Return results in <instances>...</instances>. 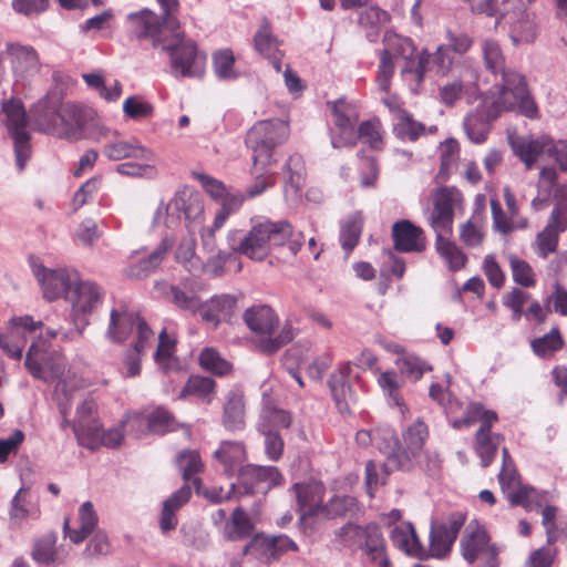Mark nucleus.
I'll return each instance as SVG.
<instances>
[{
    "label": "nucleus",
    "mask_w": 567,
    "mask_h": 567,
    "mask_svg": "<svg viewBox=\"0 0 567 567\" xmlns=\"http://www.w3.org/2000/svg\"><path fill=\"white\" fill-rule=\"evenodd\" d=\"M56 535L51 533L47 534L34 544L32 557L40 564H51L60 561L58 550L55 548Z\"/></svg>",
    "instance_id": "e2e57ef3"
},
{
    "label": "nucleus",
    "mask_w": 567,
    "mask_h": 567,
    "mask_svg": "<svg viewBox=\"0 0 567 567\" xmlns=\"http://www.w3.org/2000/svg\"><path fill=\"white\" fill-rule=\"evenodd\" d=\"M440 169L439 176L443 179L447 178L450 174L456 168L460 158V145L456 140L447 138L440 144Z\"/></svg>",
    "instance_id": "6e6d98bb"
},
{
    "label": "nucleus",
    "mask_w": 567,
    "mask_h": 567,
    "mask_svg": "<svg viewBox=\"0 0 567 567\" xmlns=\"http://www.w3.org/2000/svg\"><path fill=\"white\" fill-rule=\"evenodd\" d=\"M175 352V339L169 337L165 330L158 336V346L154 354V360L165 373L176 372L179 373L182 368L174 355Z\"/></svg>",
    "instance_id": "49530a36"
},
{
    "label": "nucleus",
    "mask_w": 567,
    "mask_h": 567,
    "mask_svg": "<svg viewBox=\"0 0 567 567\" xmlns=\"http://www.w3.org/2000/svg\"><path fill=\"white\" fill-rule=\"evenodd\" d=\"M103 154L111 161H121L124 158L153 161L154 158L152 151L137 141L116 140L109 142L103 147Z\"/></svg>",
    "instance_id": "4c0bfd02"
},
{
    "label": "nucleus",
    "mask_w": 567,
    "mask_h": 567,
    "mask_svg": "<svg viewBox=\"0 0 567 567\" xmlns=\"http://www.w3.org/2000/svg\"><path fill=\"white\" fill-rule=\"evenodd\" d=\"M7 54L17 82L29 81L41 70L40 56L31 45L9 43Z\"/></svg>",
    "instance_id": "412c9836"
},
{
    "label": "nucleus",
    "mask_w": 567,
    "mask_h": 567,
    "mask_svg": "<svg viewBox=\"0 0 567 567\" xmlns=\"http://www.w3.org/2000/svg\"><path fill=\"white\" fill-rule=\"evenodd\" d=\"M104 289L94 281L81 280L65 295V301L71 307V316L75 324L84 328L90 316L103 301Z\"/></svg>",
    "instance_id": "ddd939ff"
},
{
    "label": "nucleus",
    "mask_w": 567,
    "mask_h": 567,
    "mask_svg": "<svg viewBox=\"0 0 567 567\" xmlns=\"http://www.w3.org/2000/svg\"><path fill=\"white\" fill-rule=\"evenodd\" d=\"M30 265L42 289L43 297L49 301H54L59 298L65 300V295L78 282L79 272L74 269H50L43 266L39 259H31Z\"/></svg>",
    "instance_id": "f8f14e48"
},
{
    "label": "nucleus",
    "mask_w": 567,
    "mask_h": 567,
    "mask_svg": "<svg viewBox=\"0 0 567 567\" xmlns=\"http://www.w3.org/2000/svg\"><path fill=\"white\" fill-rule=\"evenodd\" d=\"M393 239L395 248L400 251H421L424 249L422 229L409 220H401L393 225Z\"/></svg>",
    "instance_id": "c9c22d12"
},
{
    "label": "nucleus",
    "mask_w": 567,
    "mask_h": 567,
    "mask_svg": "<svg viewBox=\"0 0 567 567\" xmlns=\"http://www.w3.org/2000/svg\"><path fill=\"white\" fill-rule=\"evenodd\" d=\"M489 116H499L504 112L518 110L529 118L537 117L538 110L530 97L525 79L519 73H504L501 82L496 83L487 94Z\"/></svg>",
    "instance_id": "0eeeda50"
},
{
    "label": "nucleus",
    "mask_w": 567,
    "mask_h": 567,
    "mask_svg": "<svg viewBox=\"0 0 567 567\" xmlns=\"http://www.w3.org/2000/svg\"><path fill=\"white\" fill-rule=\"evenodd\" d=\"M154 340V332L150 327L141 326L140 339L135 341L132 350L124 353L120 367V373L123 378H135L142 371V352Z\"/></svg>",
    "instance_id": "2f4dec72"
},
{
    "label": "nucleus",
    "mask_w": 567,
    "mask_h": 567,
    "mask_svg": "<svg viewBox=\"0 0 567 567\" xmlns=\"http://www.w3.org/2000/svg\"><path fill=\"white\" fill-rule=\"evenodd\" d=\"M237 299L231 295L212 297L200 307V318L204 322L217 328L221 322L231 319L236 311Z\"/></svg>",
    "instance_id": "c85d7f7f"
},
{
    "label": "nucleus",
    "mask_w": 567,
    "mask_h": 567,
    "mask_svg": "<svg viewBox=\"0 0 567 567\" xmlns=\"http://www.w3.org/2000/svg\"><path fill=\"white\" fill-rule=\"evenodd\" d=\"M244 321L254 333V344L266 354L277 352L295 337V329L289 322H285L276 332L279 327V318L275 310L266 305L248 308L244 313Z\"/></svg>",
    "instance_id": "423d86ee"
},
{
    "label": "nucleus",
    "mask_w": 567,
    "mask_h": 567,
    "mask_svg": "<svg viewBox=\"0 0 567 567\" xmlns=\"http://www.w3.org/2000/svg\"><path fill=\"white\" fill-rule=\"evenodd\" d=\"M154 105L142 95H131L123 102V113L132 121H145L154 115Z\"/></svg>",
    "instance_id": "bf43d9fd"
},
{
    "label": "nucleus",
    "mask_w": 567,
    "mask_h": 567,
    "mask_svg": "<svg viewBox=\"0 0 567 567\" xmlns=\"http://www.w3.org/2000/svg\"><path fill=\"white\" fill-rule=\"evenodd\" d=\"M293 491L302 518L307 516H320L324 494V486L321 482L311 480L303 483H296Z\"/></svg>",
    "instance_id": "cd10ccee"
},
{
    "label": "nucleus",
    "mask_w": 567,
    "mask_h": 567,
    "mask_svg": "<svg viewBox=\"0 0 567 567\" xmlns=\"http://www.w3.org/2000/svg\"><path fill=\"white\" fill-rule=\"evenodd\" d=\"M360 548L364 550L368 559H370L375 567H391L390 560L385 554L384 539L377 526H367L363 546Z\"/></svg>",
    "instance_id": "c03bdc74"
},
{
    "label": "nucleus",
    "mask_w": 567,
    "mask_h": 567,
    "mask_svg": "<svg viewBox=\"0 0 567 567\" xmlns=\"http://www.w3.org/2000/svg\"><path fill=\"white\" fill-rule=\"evenodd\" d=\"M374 445L390 460L396 461L399 467L405 468L402 446L393 429L386 425L374 429Z\"/></svg>",
    "instance_id": "37998d69"
},
{
    "label": "nucleus",
    "mask_w": 567,
    "mask_h": 567,
    "mask_svg": "<svg viewBox=\"0 0 567 567\" xmlns=\"http://www.w3.org/2000/svg\"><path fill=\"white\" fill-rule=\"evenodd\" d=\"M436 250L452 271L462 269L467 262L466 255L449 237L436 239Z\"/></svg>",
    "instance_id": "5fc2aeb1"
},
{
    "label": "nucleus",
    "mask_w": 567,
    "mask_h": 567,
    "mask_svg": "<svg viewBox=\"0 0 567 567\" xmlns=\"http://www.w3.org/2000/svg\"><path fill=\"white\" fill-rule=\"evenodd\" d=\"M390 538L398 549L409 556L415 558H424L426 556V549L421 544L411 523L401 522L394 525L390 533Z\"/></svg>",
    "instance_id": "72a5a7b5"
},
{
    "label": "nucleus",
    "mask_w": 567,
    "mask_h": 567,
    "mask_svg": "<svg viewBox=\"0 0 567 567\" xmlns=\"http://www.w3.org/2000/svg\"><path fill=\"white\" fill-rule=\"evenodd\" d=\"M457 196L458 193L456 190L444 188L435 197L434 207L429 220L436 234V239L449 237L452 233L454 206Z\"/></svg>",
    "instance_id": "5701e85b"
},
{
    "label": "nucleus",
    "mask_w": 567,
    "mask_h": 567,
    "mask_svg": "<svg viewBox=\"0 0 567 567\" xmlns=\"http://www.w3.org/2000/svg\"><path fill=\"white\" fill-rule=\"evenodd\" d=\"M2 112L6 126L14 143L17 166L22 171L31 153L25 110L19 100L12 99L2 103Z\"/></svg>",
    "instance_id": "9b49d317"
},
{
    "label": "nucleus",
    "mask_w": 567,
    "mask_h": 567,
    "mask_svg": "<svg viewBox=\"0 0 567 567\" xmlns=\"http://www.w3.org/2000/svg\"><path fill=\"white\" fill-rule=\"evenodd\" d=\"M95 117L96 112L93 109L71 102L55 110L49 105L48 100H42L33 110V118L40 131L69 141L85 137V128Z\"/></svg>",
    "instance_id": "7ed1b4c3"
},
{
    "label": "nucleus",
    "mask_w": 567,
    "mask_h": 567,
    "mask_svg": "<svg viewBox=\"0 0 567 567\" xmlns=\"http://www.w3.org/2000/svg\"><path fill=\"white\" fill-rule=\"evenodd\" d=\"M252 530L254 524L249 515L241 507H237L225 526L224 536L228 540H239L248 537Z\"/></svg>",
    "instance_id": "864d4df0"
},
{
    "label": "nucleus",
    "mask_w": 567,
    "mask_h": 567,
    "mask_svg": "<svg viewBox=\"0 0 567 567\" xmlns=\"http://www.w3.org/2000/svg\"><path fill=\"white\" fill-rule=\"evenodd\" d=\"M24 365L30 374L48 383H55L54 399L64 416L62 426L69 421L73 393L85 386V381L68 368L65 358L59 352H51L49 343L42 336L31 343Z\"/></svg>",
    "instance_id": "f03ea898"
},
{
    "label": "nucleus",
    "mask_w": 567,
    "mask_h": 567,
    "mask_svg": "<svg viewBox=\"0 0 567 567\" xmlns=\"http://www.w3.org/2000/svg\"><path fill=\"white\" fill-rule=\"evenodd\" d=\"M97 515L91 502H84L79 508V527L71 528L69 519L64 520V534L74 544L82 543L96 527Z\"/></svg>",
    "instance_id": "ea45409f"
},
{
    "label": "nucleus",
    "mask_w": 567,
    "mask_h": 567,
    "mask_svg": "<svg viewBox=\"0 0 567 567\" xmlns=\"http://www.w3.org/2000/svg\"><path fill=\"white\" fill-rule=\"evenodd\" d=\"M465 518L462 514H454L447 523L432 525L430 533V550L433 557L441 558L452 548Z\"/></svg>",
    "instance_id": "a878e982"
},
{
    "label": "nucleus",
    "mask_w": 567,
    "mask_h": 567,
    "mask_svg": "<svg viewBox=\"0 0 567 567\" xmlns=\"http://www.w3.org/2000/svg\"><path fill=\"white\" fill-rule=\"evenodd\" d=\"M224 425L230 431L241 430L245 425V403L243 394L229 392L224 406Z\"/></svg>",
    "instance_id": "09e8293b"
},
{
    "label": "nucleus",
    "mask_w": 567,
    "mask_h": 567,
    "mask_svg": "<svg viewBox=\"0 0 567 567\" xmlns=\"http://www.w3.org/2000/svg\"><path fill=\"white\" fill-rule=\"evenodd\" d=\"M130 32L138 40H146L154 48H162L175 30L171 24L150 9L132 12L126 18Z\"/></svg>",
    "instance_id": "4468645a"
},
{
    "label": "nucleus",
    "mask_w": 567,
    "mask_h": 567,
    "mask_svg": "<svg viewBox=\"0 0 567 567\" xmlns=\"http://www.w3.org/2000/svg\"><path fill=\"white\" fill-rule=\"evenodd\" d=\"M290 135L288 122L280 118L258 121L248 131L246 144L252 152V159L260 166L277 163L276 150L285 144Z\"/></svg>",
    "instance_id": "6e6552de"
},
{
    "label": "nucleus",
    "mask_w": 567,
    "mask_h": 567,
    "mask_svg": "<svg viewBox=\"0 0 567 567\" xmlns=\"http://www.w3.org/2000/svg\"><path fill=\"white\" fill-rule=\"evenodd\" d=\"M41 516L38 502L32 501L29 488L21 487L11 499L9 518L12 525L22 526L29 520H37Z\"/></svg>",
    "instance_id": "c756f323"
},
{
    "label": "nucleus",
    "mask_w": 567,
    "mask_h": 567,
    "mask_svg": "<svg viewBox=\"0 0 567 567\" xmlns=\"http://www.w3.org/2000/svg\"><path fill=\"white\" fill-rule=\"evenodd\" d=\"M190 495V487L184 485L164 501L159 515V528L163 533H168L176 528L178 524L176 513L189 501Z\"/></svg>",
    "instance_id": "e433bc0d"
},
{
    "label": "nucleus",
    "mask_w": 567,
    "mask_h": 567,
    "mask_svg": "<svg viewBox=\"0 0 567 567\" xmlns=\"http://www.w3.org/2000/svg\"><path fill=\"white\" fill-rule=\"evenodd\" d=\"M481 47L485 65L494 75L503 78L504 73H515L506 69L505 56L497 41L486 38L482 40Z\"/></svg>",
    "instance_id": "8fccbe9b"
},
{
    "label": "nucleus",
    "mask_w": 567,
    "mask_h": 567,
    "mask_svg": "<svg viewBox=\"0 0 567 567\" xmlns=\"http://www.w3.org/2000/svg\"><path fill=\"white\" fill-rule=\"evenodd\" d=\"M172 243L168 238H164L157 248L147 257H132L130 265L125 269V274L132 278H144L150 276L164 260Z\"/></svg>",
    "instance_id": "f704fd0d"
},
{
    "label": "nucleus",
    "mask_w": 567,
    "mask_h": 567,
    "mask_svg": "<svg viewBox=\"0 0 567 567\" xmlns=\"http://www.w3.org/2000/svg\"><path fill=\"white\" fill-rule=\"evenodd\" d=\"M480 421L481 426L475 436V451L481 457L482 465L488 466L495 457L501 436L491 432L492 425L497 421V414L494 411L485 410L478 403H471L466 408L465 416L453 421L454 427L468 426Z\"/></svg>",
    "instance_id": "9d476101"
},
{
    "label": "nucleus",
    "mask_w": 567,
    "mask_h": 567,
    "mask_svg": "<svg viewBox=\"0 0 567 567\" xmlns=\"http://www.w3.org/2000/svg\"><path fill=\"white\" fill-rule=\"evenodd\" d=\"M235 55L230 49H221L213 54V69L219 80H236L239 72L235 66Z\"/></svg>",
    "instance_id": "052dcab7"
},
{
    "label": "nucleus",
    "mask_w": 567,
    "mask_h": 567,
    "mask_svg": "<svg viewBox=\"0 0 567 567\" xmlns=\"http://www.w3.org/2000/svg\"><path fill=\"white\" fill-rule=\"evenodd\" d=\"M377 382L384 395L388 396L389 402L396 405L402 415L405 414V405L400 395V389L403 385V380L394 371H384L379 373Z\"/></svg>",
    "instance_id": "3c124183"
},
{
    "label": "nucleus",
    "mask_w": 567,
    "mask_h": 567,
    "mask_svg": "<svg viewBox=\"0 0 567 567\" xmlns=\"http://www.w3.org/2000/svg\"><path fill=\"white\" fill-rule=\"evenodd\" d=\"M282 476L275 466L247 464L240 467L237 485L245 494L267 493L281 483Z\"/></svg>",
    "instance_id": "aec40b11"
},
{
    "label": "nucleus",
    "mask_w": 567,
    "mask_h": 567,
    "mask_svg": "<svg viewBox=\"0 0 567 567\" xmlns=\"http://www.w3.org/2000/svg\"><path fill=\"white\" fill-rule=\"evenodd\" d=\"M182 216L185 219L187 235L178 243L175 258L188 271H194L200 267L199 259L195 254V233L202 228L205 215L202 196L187 186L179 188L168 203L159 204L154 213L153 226L173 228L181 221Z\"/></svg>",
    "instance_id": "f257e3e1"
},
{
    "label": "nucleus",
    "mask_w": 567,
    "mask_h": 567,
    "mask_svg": "<svg viewBox=\"0 0 567 567\" xmlns=\"http://www.w3.org/2000/svg\"><path fill=\"white\" fill-rule=\"evenodd\" d=\"M491 208L494 228L503 234H508L514 229L525 228L527 226L525 218H515L509 214L506 215L496 198L491 199Z\"/></svg>",
    "instance_id": "680f3d73"
},
{
    "label": "nucleus",
    "mask_w": 567,
    "mask_h": 567,
    "mask_svg": "<svg viewBox=\"0 0 567 567\" xmlns=\"http://www.w3.org/2000/svg\"><path fill=\"white\" fill-rule=\"evenodd\" d=\"M509 145L527 169H532L544 154L549 155L550 153V137L547 135L536 138L530 136L509 137Z\"/></svg>",
    "instance_id": "bb28decb"
},
{
    "label": "nucleus",
    "mask_w": 567,
    "mask_h": 567,
    "mask_svg": "<svg viewBox=\"0 0 567 567\" xmlns=\"http://www.w3.org/2000/svg\"><path fill=\"white\" fill-rule=\"evenodd\" d=\"M563 346L564 340L558 328H553L545 336L532 341V349L539 357H551Z\"/></svg>",
    "instance_id": "0e129e2a"
},
{
    "label": "nucleus",
    "mask_w": 567,
    "mask_h": 567,
    "mask_svg": "<svg viewBox=\"0 0 567 567\" xmlns=\"http://www.w3.org/2000/svg\"><path fill=\"white\" fill-rule=\"evenodd\" d=\"M464 97L468 104L480 100L475 84L464 85L460 81H453L442 86L441 100L444 104L452 106L458 99Z\"/></svg>",
    "instance_id": "603ef678"
},
{
    "label": "nucleus",
    "mask_w": 567,
    "mask_h": 567,
    "mask_svg": "<svg viewBox=\"0 0 567 567\" xmlns=\"http://www.w3.org/2000/svg\"><path fill=\"white\" fill-rule=\"evenodd\" d=\"M42 327L31 316L13 317L6 329L0 332V348L10 358L20 360L28 338Z\"/></svg>",
    "instance_id": "dca6fc26"
},
{
    "label": "nucleus",
    "mask_w": 567,
    "mask_h": 567,
    "mask_svg": "<svg viewBox=\"0 0 567 567\" xmlns=\"http://www.w3.org/2000/svg\"><path fill=\"white\" fill-rule=\"evenodd\" d=\"M141 326L148 327L138 315L128 311L124 306L115 307L111 310L105 336L107 340L114 343L125 341L133 333L136 334V340H138Z\"/></svg>",
    "instance_id": "b1692460"
},
{
    "label": "nucleus",
    "mask_w": 567,
    "mask_h": 567,
    "mask_svg": "<svg viewBox=\"0 0 567 567\" xmlns=\"http://www.w3.org/2000/svg\"><path fill=\"white\" fill-rule=\"evenodd\" d=\"M177 464L183 472V477L187 482H193L196 489L199 491V480L195 477L203 468L199 454L195 451L183 452L177 457Z\"/></svg>",
    "instance_id": "69168bd1"
},
{
    "label": "nucleus",
    "mask_w": 567,
    "mask_h": 567,
    "mask_svg": "<svg viewBox=\"0 0 567 567\" xmlns=\"http://www.w3.org/2000/svg\"><path fill=\"white\" fill-rule=\"evenodd\" d=\"M567 228V185L559 189V199L546 228L537 236L538 254L547 257L558 244V234Z\"/></svg>",
    "instance_id": "6ab92c4d"
},
{
    "label": "nucleus",
    "mask_w": 567,
    "mask_h": 567,
    "mask_svg": "<svg viewBox=\"0 0 567 567\" xmlns=\"http://www.w3.org/2000/svg\"><path fill=\"white\" fill-rule=\"evenodd\" d=\"M363 225L361 213H353L347 217L341 226L340 240L347 254L357 246Z\"/></svg>",
    "instance_id": "13d9d810"
},
{
    "label": "nucleus",
    "mask_w": 567,
    "mask_h": 567,
    "mask_svg": "<svg viewBox=\"0 0 567 567\" xmlns=\"http://www.w3.org/2000/svg\"><path fill=\"white\" fill-rule=\"evenodd\" d=\"M215 457L223 464L228 476L237 474L238 477L240 467H245L246 451L241 443L223 442L215 452Z\"/></svg>",
    "instance_id": "a19ab883"
},
{
    "label": "nucleus",
    "mask_w": 567,
    "mask_h": 567,
    "mask_svg": "<svg viewBox=\"0 0 567 567\" xmlns=\"http://www.w3.org/2000/svg\"><path fill=\"white\" fill-rule=\"evenodd\" d=\"M96 403L86 399L76 410L73 431L80 445L90 450L99 447L100 422L95 417Z\"/></svg>",
    "instance_id": "4be33fe9"
},
{
    "label": "nucleus",
    "mask_w": 567,
    "mask_h": 567,
    "mask_svg": "<svg viewBox=\"0 0 567 567\" xmlns=\"http://www.w3.org/2000/svg\"><path fill=\"white\" fill-rule=\"evenodd\" d=\"M461 551L468 564L489 561L494 565L495 557H498L499 554V549L491 544L485 528L475 520L471 522L464 530L461 539Z\"/></svg>",
    "instance_id": "2eb2a0df"
},
{
    "label": "nucleus",
    "mask_w": 567,
    "mask_h": 567,
    "mask_svg": "<svg viewBox=\"0 0 567 567\" xmlns=\"http://www.w3.org/2000/svg\"><path fill=\"white\" fill-rule=\"evenodd\" d=\"M289 550L296 551L298 546L288 536L259 533L243 548L241 556H249L261 564H271Z\"/></svg>",
    "instance_id": "f3484780"
},
{
    "label": "nucleus",
    "mask_w": 567,
    "mask_h": 567,
    "mask_svg": "<svg viewBox=\"0 0 567 567\" xmlns=\"http://www.w3.org/2000/svg\"><path fill=\"white\" fill-rule=\"evenodd\" d=\"M215 393V381L206 377H190L183 388L179 398L184 399L187 395H194L206 403H210Z\"/></svg>",
    "instance_id": "4d7b16f0"
},
{
    "label": "nucleus",
    "mask_w": 567,
    "mask_h": 567,
    "mask_svg": "<svg viewBox=\"0 0 567 567\" xmlns=\"http://www.w3.org/2000/svg\"><path fill=\"white\" fill-rule=\"evenodd\" d=\"M383 45L384 49L381 53L386 54L391 59L402 58L406 61V65L404 68L408 66L411 70L415 68L416 61L412 60V58L414 56L416 49L411 39L392 31H386L383 37Z\"/></svg>",
    "instance_id": "58836bf2"
},
{
    "label": "nucleus",
    "mask_w": 567,
    "mask_h": 567,
    "mask_svg": "<svg viewBox=\"0 0 567 567\" xmlns=\"http://www.w3.org/2000/svg\"><path fill=\"white\" fill-rule=\"evenodd\" d=\"M485 237V230L482 221L475 217L468 219L460 226V239L470 247L476 248L482 246Z\"/></svg>",
    "instance_id": "338daca9"
},
{
    "label": "nucleus",
    "mask_w": 567,
    "mask_h": 567,
    "mask_svg": "<svg viewBox=\"0 0 567 567\" xmlns=\"http://www.w3.org/2000/svg\"><path fill=\"white\" fill-rule=\"evenodd\" d=\"M255 49L269 60L277 72L281 71L282 52L267 24L261 25L254 39Z\"/></svg>",
    "instance_id": "a18cd8bd"
},
{
    "label": "nucleus",
    "mask_w": 567,
    "mask_h": 567,
    "mask_svg": "<svg viewBox=\"0 0 567 567\" xmlns=\"http://www.w3.org/2000/svg\"><path fill=\"white\" fill-rule=\"evenodd\" d=\"M199 363L203 369L220 377L226 375L231 371V364L221 358L213 348H206L202 351L199 355Z\"/></svg>",
    "instance_id": "774afa93"
},
{
    "label": "nucleus",
    "mask_w": 567,
    "mask_h": 567,
    "mask_svg": "<svg viewBox=\"0 0 567 567\" xmlns=\"http://www.w3.org/2000/svg\"><path fill=\"white\" fill-rule=\"evenodd\" d=\"M332 112L334 121L330 130V137L331 145L334 148L353 146L358 138L369 144L373 150L383 147V130L380 121L363 122L357 130L355 126L359 120L357 106L343 100L333 103Z\"/></svg>",
    "instance_id": "20e7f679"
},
{
    "label": "nucleus",
    "mask_w": 567,
    "mask_h": 567,
    "mask_svg": "<svg viewBox=\"0 0 567 567\" xmlns=\"http://www.w3.org/2000/svg\"><path fill=\"white\" fill-rule=\"evenodd\" d=\"M292 234L293 228L287 220L256 217L251 219L249 231L234 250L251 260L262 261L272 248L284 246Z\"/></svg>",
    "instance_id": "39448f33"
},
{
    "label": "nucleus",
    "mask_w": 567,
    "mask_h": 567,
    "mask_svg": "<svg viewBox=\"0 0 567 567\" xmlns=\"http://www.w3.org/2000/svg\"><path fill=\"white\" fill-rule=\"evenodd\" d=\"M161 49L169 55L172 73L175 76L202 78L204 75L206 54L198 51L196 42L186 38L179 28L172 32Z\"/></svg>",
    "instance_id": "1a4fd4ad"
},
{
    "label": "nucleus",
    "mask_w": 567,
    "mask_h": 567,
    "mask_svg": "<svg viewBox=\"0 0 567 567\" xmlns=\"http://www.w3.org/2000/svg\"><path fill=\"white\" fill-rule=\"evenodd\" d=\"M427 436V426L421 420H416L413 424L406 427V430L403 432V462L409 461L410 456H415L417 452L423 449Z\"/></svg>",
    "instance_id": "de8ad7c7"
},
{
    "label": "nucleus",
    "mask_w": 567,
    "mask_h": 567,
    "mask_svg": "<svg viewBox=\"0 0 567 567\" xmlns=\"http://www.w3.org/2000/svg\"><path fill=\"white\" fill-rule=\"evenodd\" d=\"M276 164L277 163H265L259 166L256 161L252 159V167L250 172L254 177V182L246 188V196L248 198L260 196L276 185L277 173L274 169Z\"/></svg>",
    "instance_id": "79ce46f5"
},
{
    "label": "nucleus",
    "mask_w": 567,
    "mask_h": 567,
    "mask_svg": "<svg viewBox=\"0 0 567 567\" xmlns=\"http://www.w3.org/2000/svg\"><path fill=\"white\" fill-rule=\"evenodd\" d=\"M455 61L456 55L452 52V49L443 43L433 53L425 49L422 50L417 56L415 68L413 70L408 66L403 68L402 73L403 75H411L413 81L420 83L425 72L430 70L446 75L453 69Z\"/></svg>",
    "instance_id": "a211bd4d"
},
{
    "label": "nucleus",
    "mask_w": 567,
    "mask_h": 567,
    "mask_svg": "<svg viewBox=\"0 0 567 567\" xmlns=\"http://www.w3.org/2000/svg\"><path fill=\"white\" fill-rule=\"evenodd\" d=\"M475 112L470 113L464 120V130L467 137L476 144L485 142L489 132V122L497 116L488 114V99H481Z\"/></svg>",
    "instance_id": "473e14b6"
},
{
    "label": "nucleus",
    "mask_w": 567,
    "mask_h": 567,
    "mask_svg": "<svg viewBox=\"0 0 567 567\" xmlns=\"http://www.w3.org/2000/svg\"><path fill=\"white\" fill-rule=\"evenodd\" d=\"M284 195L290 206H296L301 202L302 189L306 179V166L301 155L292 154L284 165Z\"/></svg>",
    "instance_id": "393cba45"
},
{
    "label": "nucleus",
    "mask_w": 567,
    "mask_h": 567,
    "mask_svg": "<svg viewBox=\"0 0 567 567\" xmlns=\"http://www.w3.org/2000/svg\"><path fill=\"white\" fill-rule=\"evenodd\" d=\"M395 110V118H393L392 131L396 138L403 142H415L421 136L436 132V126L433 125L426 127L423 123L416 121L406 110Z\"/></svg>",
    "instance_id": "7c9ffc66"
}]
</instances>
